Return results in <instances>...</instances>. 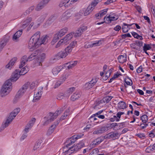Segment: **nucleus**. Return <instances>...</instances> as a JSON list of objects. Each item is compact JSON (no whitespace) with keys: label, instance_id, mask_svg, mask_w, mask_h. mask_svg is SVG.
Instances as JSON below:
<instances>
[{"label":"nucleus","instance_id":"c85d7f7f","mask_svg":"<svg viewBox=\"0 0 155 155\" xmlns=\"http://www.w3.org/2000/svg\"><path fill=\"white\" fill-rule=\"evenodd\" d=\"M103 140L101 138H98L94 140L91 144L94 147L96 145H97L100 143Z\"/></svg>","mask_w":155,"mask_h":155},{"label":"nucleus","instance_id":"5fc2aeb1","mask_svg":"<svg viewBox=\"0 0 155 155\" xmlns=\"http://www.w3.org/2000/svg\"><path fill=\"white\" fill-rule=\"evenodd\" d=\"M107 11V9H103L99 12L100 17L103 16L104 15L106 14Z\"/></svg>","mask_w":155,"mask_h":155},{"label":"nucleus","instance_id":"bb28decb","mask_svg":"<svg viewBox=\"0 0 155 155\" xmlns=\"http://www.w3.org/2000/svg\"><path fill=\"white\" fill-rule=\"evenodd\" d=\"M27 87V89L29 88L31 89H33L35 86V83L34 82H27L24 84Z\"/></svg>","mask_w":155,"mask_h":155},{"label":"nucleus","instance_id":"8fccbe9b","mask_svg":"<svg viewBox=\"0 0 155 155\" xmlns=\"http://www.w3.org/2000/svg\"><path fill=\"white\" fill-rule=\"evenodd\" d=\"M32 127L28 124H27L25 127V128L24 130L25 132L27 133L28 131L29 130H30Z\"/></svg>","mask_w":155,"mask_h":155},{"label":"nucleus","instance_id":"338daca9","mask_svg":"<svg viewBox=\"0 0 155 155\" xmlns=\"http://www.w3.org/2000/svg\"><path fill=\"white\" fill-rule=\"evenodd\" d=\"M27 137V133L24 132V134L20 138V140H23L25 139Z\"/></svg>","mask_w":155,"mask_h":155},{"label":"nucleus","instance_id":"13d9d810","mask_svg":"<svg viewBox=\"0 0 155 155\" xmlns=\"http://www.w3.org/2000/svg\"><path fill=\"white\" fill-rule=\"evenodd\" d=\"M20 111V109L18 108L14 109V110L12 112L15 115H17L19 112Z\"/></svg>","mask_w":155,"mask_h":155},{"label":"nucleus","instance_id":"f257e3e1","mask_svg":"<svg viewBox=\"0 0 155 155\" xmlns=\"http://www.w3.org/2000/svg\"><path fill=\"white\" fill-rule=\"evenodd\" d=\"M40 32L38 31L31 37L28 42V46L29 48L38 47L42 44H46L48 41V37L46 35L40 39Z\"/></svg>","mask_w":155,"mask_h":155},{"label":"nucleus","instance_id":"b1692460","mask_svg":"<svg viewBox=\"0 0 155 155\" xmlns=\"http://www.w3.org/2000/svg\"><path fill=\"white\" fill-rule=\"evenodd\" d=\"M63 153L62 155H70L73 152L71 151L70 148L68 149L66 147H64L63 149Z\"/></svg>","mask_w":155,"mask_h":155},{"label":"nucleus","instance_id":"20e7f679","mask_svg":"<svg viewBox=\"0 0 155 155\" xmlns=\"http://www.w3.org/2000/svg\"><path fill=\"white\" fill-rule=\"evenodd\" d=\"M65 108V106H64L60 110L56 111L54 113L50 112L44 118L48 119L51 122L56 119L57 116Z\"/></svg>","mask_w":155,"mask_h":155},{"label":"nucleus","instance_id":"4d7b16f0","mask_svg":"<svg viewBox=\"0 0 155 155\" xmlns=\"http://www.w3.org/2000/svg\"><path fill=\"white\" fill-rule=\"evenodd\" d=\"M77 42L76 41H75L73 42H72L69 45V46L72 48H74L77 45Z\"/></svg>","mask_w":155,"mask_h":155},{"label":"nucleus","instance_id":"423d86ee","mask_svg":"<svg viewBox=\"0 0 155 155\" xmlns=\"http://www.w3.org/2000/svg\"><path fill=\"white\" fill-rule=\"evenodd\" d=\"M98 79L96 77L93 78L91 81L86 83L84 85V87L86 89H89L93 87L97 83Z\"/></svg>","mask_w":155,"mask_h":155},{"label":"nucleus","instance_id":"79ce46f5","mask_svg":"<svg viewBox=\"0 0 155 155\" xmlns=\"http://www.w3.org/2000/svg\"><path fill=\"white\" fill-rule=\"evenodd\" d=\"M131 33L134 38L137 39H139L140 40H142L143 39L142 37L139 35L137 33L135 32H133Z\"/></svg>","mask_w":155,"mask_h":155},{"label":"nucleus","instance_id":"c756f323","mask_svg":"<svg viewBox=\"0 0 155 155\" xmlns=\"http://www.w3.org/2000/svg\"><path fill=\"white\" fill-rule=\"evenodd\" d=\"M57 55L61 58H65L68 54L64 50L63 51H61L58 53Z\"/></svg>","mask_w":155,"mask_h":155},{"label":"nucleus","instance_id":"3c124183","mask_svg":"<svg viewBox=\"0 0 155 155\" xmlns=\"http://www.w3.org/2000/svg\"><path fill=\"white\" fill-rule=\"evenodd\" d=\"M35 7L34 6H32L30 7L29 8H28L25 12V13L26 14L28 15L29 13L31 12L34 9Z\"/></svg>","mask_w":155,"mask_h":155},{"label":"nucleus","instance_id":"09e8293b","mask_svg":"<svg viewBox=\"0 0 155 155\" xmlns=\"http://www.w3.org/2000/svg\"><path fill=\"white\" fill-rule=\"evenodd\" d=\"M64 50L67 52V54H68L72 51V48L69 46L66 48Z\"/></svg>","mask_w":155,"mask_h":155},{"label":"nucleus","instance_id":"9b49d317","mask_svg":"<svg viewBox=\"0 0 155 155\" xmlns=\"http://www.w3.org/2000/svg\"><path fill=\"white\" fill-rule=\"evenodd\" d=\"M87 29V27L86 26H82L78 28L76 31L75 33H73L75 37H78L80 36L84 31Z\"/></svg>","mask_w":155,"mask_h":155},{"label":"nucleus","instance_id":"f8f14e48","mask_svg":"<svg viewBox=\"0 0 155 155\" xmlns=\"http://www.w3.org/2000/svg\"><path fill=\"white\" fill-rule=\"evenodd\" d=\"M93 9H92V7L91 6H89L87 8L85 9L84 11L81 10L80 12V15L81 16L83 14L84 16H87L89 15L91 13Z\"/></svg>","mask_w":155,"mask_h":155},{"label":"nucleus","instance_id":"cd10ccee","mask_svg":"<svg viewBox=\"0 0 155 155\" xmlns=\"http://www.w3.org/2000/svg\"><path fill=\"white\" fill-rule=\"evenodd\" d=\"M118 106L120 109H125L127 107L126 103L123 101H121L118 103Z\"/></svg>","mask_w":155,"mask_h":155},{"label":"nucleus","instance_id":"69168bd1","mask_svg":"<svg viewBox=\"0 0 155 155\" xmlns=\"http://www.w3.org/2000/svg\"><path fill=\"white\" fill-rule=\"evenodd\" d=\"M84 47L86 48H92V44L90 43V42L87 43L84 45Z\"/></svg>","mask_w":155,"mask_h":155},{"label":"nucleus","instance_id":"c9c22d12","mask_svg":"<svg viewBox=\"0 0 155 155\" xmlns=\"http://www.w3.org/2000/svg\"><path fill=\"white\" fill-rule=\"evenodd\" d=\"M45 6L43 4L40 2L37 5L35 8V9L37 11H40L44 8Z\"/></svg>","mask_w":155,"mask_h":155},{"label":"nucleus","instance_id":"f704fd0d","mask_svg":"<svg viewBox=\"0 0 155 155\" xmlns=\"http://www.w3.org/2000/svg\"><path fill=\"white\" fill-rule=\"evenodd\" d=\"M113 97L111 96L105 97L103 98L101 102L103 101L104 103H108Z\"/></svg>","mask_w":155,"mask_h":155},{"label":"nucleus","instance_id":"49530a36","mask_svg":"<svg viewBox=\"0 0 155 155\" xmlns=\"http://www.w3.org/2000/svg\"><path fill=\"white\" fill-rule=\"evenodd\" d=\"M46 16L45 14L41 15L38 18V21L40 22L43 21L45 19Z\"/></svg>","mask_w":155,"mask_h":155},{"label":"nucleus","instance_id":"6e6d98bb","mask_svg":"<svg viewBox=\"0 0 155 155\" xmlns=\"http://www.w3.org/2000/svg\"><path fill=\"white\" fill-rule=\"evenodd\" d=\"M36 119L35 118H32L31 120H30L28 124L30 125V126L32 127L33 124H34V123H35V121Z\"/></svg>","mask_w":155,"mask_h":155},{"label":"nucleus","instance_id":"052dcab7","mask_svg":"<svg viewBox=\"0 0 155 155\" xmlns=\"http://www.w3.org/2000/svg\"><path fill=\"white\" fill-rule=\"evenodd\" d=\"M76 138L75 136H73L71 138L68 140V141H71V143H74L76 140Z\"/></svg>","mask_w":155,"mask_h":155},{"label":"nucleus","instance_id":"72a5a7b5","mask_svg":"<svg viewBox=\"0 0 155 155\" xmlns=\"http://www.w3.org/2000/svg\"><path fill=\"white\" fill-rule=\"evenodd\" d=\"M28 71V68L26 66L24 67L21 70L19 71V73L21 75H24L26 74Z\"/></svg>","mask_w":155,"mask_h":155},{"label":"nucleus","instance_id":"e2e57ef3","mask_svg":"<svg viewBox=\"0 0 155 155\" xmlns=\"http://www.w3.org/2000/svg\"><path fill=\"white\" fill-rule=\"evenodd\" d=\"M44 119L45 121L43 123V126H46L51 122L50 120H49L48 119L46 118H44Z\"/></svg>","mask_w":155,"mask_h":155},{"label":"nucleus","instance_id":"680f3d73","mask_svg":"<svg viewBox=\"0 0 155 155\" xmlns=\"http://www.w3.org/2000/svg\"><path fill=\"white\" fill-rule=\"evenodd\" d=\"M62 40H60V41L58 42L57 45L55 46L56 48H58V47L61 46V45L64 44Z\"/></svg>","mask_w":155,"mask_h":155},{"label":"nucleus","instance_id":"1a4fd4ad","mask_svg":"<svg viewBox=\"0 0 155 155\" xmlns=\"http://www.w3.org/2000/svg\"><path fill=\"white\" fill-rule=\"evenodd\" d=\"M84 146V142L83 141H81L79 143L76 145H74L70 147L73 153L74 152H77L81 149Z\"/></svg>","mask_w":155,"mask_h":155},{"label":"nucleus","instance_id":"58836bf2","mask_svg":"<svg viewBox=\"0 0 155 155\" xmlns=\"http://www.w3.org/2000/svg\"><path fill=\"white\" fill-rule=\"evenodd\" d=\"M41 140H38V142L35 145L33 148V150H35L40 147L41 143Z\"/></svg>","mask_w":155,"mask_h":155},{"label":"nucleus","instance_id":"a18cd8bd","mask_svg":"<svg viewBox=\"0 0 155 155\" xmlns=\"http://www.w3.org/2000/svg\"><path fill=\"white\" fill-rule=\"evenodd\" d=\"M99 2V0H94V1L92 2L91 4L89 5V6H91V7H92V9H93L94 8V7Z\"/></svg>","mask_w":155,"mask_h":155},{"label":"nucleus","instance_id":"39448f33","mask_svg":"<svg viewBox=\"0 0 155 155\" xmlns=\"http://www.w3.org/2000/svg\"><path fill=\"white\" fill-rule=\"evenodd\" d=\"M68 29L65 27L61 29L58 32L54 35L51 43L54 44L59 39V37H61L64 35L68 31Z\"/></svg>","mask_w":155,"mask_h":155},{"label":"nucleus","instance_id":"4c0bfd02","mask_svg":"<svg viewBox=\"0 0 155 155\" xmlns=\"http://www.w3.org/2000/svg\"><path fill=\"white\" fill-rule=\"evenodd\" d=\"M140 119L143 123H146L148 120V116L146 115H143L140 117Z\"/></svg>","mask_w":155,"mask_h":155},{"label":"nucleus","instance_id":"7ed1b4c3","mask_svg":"<svg viewBox=\"0 0 155 155\" xmlns=\"http://www.w3.org/2000/svg\"><path fill=\"white\" fill-rule=\"evenodd\" d=\"M38 50H36L31 54L28 58L26 55L23 56L21 59V64L19 65V68H21L24 66L26 62L31 61L35 58L39 52Z\"/></svg>","mask_w":155,"mask_h":155},{"label":"nucleus","instance_id":"f03ea898","mask_svg":"<svg viewBox=\"0 0 155 155\" xmlns=\"http://www.w3.org/2000/svg\"><path fill=\"white\" fill-rule=\"evenodd\" d=\"M12 83L10 82V80H7L5 82L0 91L2 97H4L9 93L12 90Z\"/></svg>","mask_w":155,"mask_h":155},{"label":"nucleus","instance_id":"4468645a","mask_svg":"<svg viewBox=\"0 0 155 155\" xmlns=\"http://www.w3.org/2000/svg\"><path fill=\"white\" fill-rule=\"evenodd\" d=\"M59 122V121H57L56 123H55L54 124L51 125L50 127L48 129L47 133V135L48 136L50 135L54 132L55 128L57 126Z\"/></svg>","mask_w":155,"mask_h":155},{"label":"nucleus","instance_id":"f3484780","mask_svg":"<svg viewBox=\"0 0 155 155\" xmlns=\"http://www.w3.org/2000/svg\"><path fill=\"white\" fill-rule=\"evenodd\" d=\"M134 25V24L128 25L126 23H123V25L122 26V29L123 32L124 33L127 32L130 29V27Z\"/></svg>","mask_w":155,"mask_h":155},{"label":"nucleus","instance_id":"bf43d9fd","mask_svg":"<svg viewBox=\"0 0 155 155\" xmlns=\"http://www.w3.org/2000/svg\"><path fill=\"white\" fill-rule=\"evenodd\" d=\"M64 67L66 68V69H70L72 68L71 65L70 64V63H67L64 64Z\"/></svg>","mask_w":155,"mask_h":155},{"label":"nucleus","instance_id":"2f4dec72","mask_svg":"<svg viewBox=\"0 0 155 155\" xmlns=\"http://www.w3.org/2000/svg\"><path fill=\"white\" fill-rule=\"evenodd\" d=\"M118 60L120 63H123L126 61V56L125 57L124 55H120L118 58Z\"/></svg>","mask_w":155,"mask_h":155},{"label":"nucleus","instance_id":"9d476101","mask_svg":"<svg viewBox=\"0 0 155 155\" xmlns=\"http://www.w3.org/2000/svg\"><path fill=\"white\" fill-rule=\"evenodd\" d=\"M21 75L19 73V70H16L12 74L10 79L8 80H10V82L16 81Z\"/></svg>","mask_w":155,"mask_h":155},{"label":"nucleus","instance_id":"ea45409f","mask_svg":"<svg viewBox=\"0 0 155 155\" xmlns=\"http://www.w3.org/2000/svg\"><path fill=\"white\" fill-rule=\"evenodd\" d=\"M122 75L121 74L117 73V74H115L114 75L112 78H111L109 81V83H111L113 81H114L115 79L118 78L120 76Z\"/></svg>","mask_w":155,"mask_h":155},{"label":"nucleus","instance_id":"a878e982","mask_svg":"<svg viewBox=\"0 0 155 155\" xmlns=\"http://www.w3.org/2000/svg\"><path fill=\"white\" fill-rule=\"evenodd\" d=\"M61 69L60 67H54L52 70V73L54 75H57L61 71Z\"/></svg>","mask_w":155,"mask_h":155},{"label":"nucleus","instance_id":"37998d69","mask_svg":"<svg viewBox=\"0 0 155 155\" xmlns=\"http://www.w3.org/2000/svg\"><path fill=\"white\" fill-rule=\"evenodd\" d=\"M70 110L69 109L67 110L64 113V115H62L61 117V120H63L65 119L68 115V114L69 113Z\"/></svg>","mask_w":155,"mask_h":155},{"label":"nucleus","instance_id":"603ef678","mask_svg":"<svg viewBox=\"0 0 155 155\" xmlns=\"http://www.w3.org/2000/svg\"><path fill=\"white\" fill-rule=\"evenodd\" d=\"M46 57L45 54V53H42L39 55L38 59L40 60L41 61H42L44 60Z\"/></svg>","mask_w":155,"mask_h":155},{"label":"nucleus","instance_id":"6e6552de","mask_svg":"<svg viewBox=\"0 0 155 155\" xmlns=\"http://www.w3.org/2000/svg\"><path fill=\"white\" fill-rule=\"evenodd\" d=\"M27 89V87L24 84L18 92L15 98L17 99L20 98L24 95Z\"/></svg>","mask_w":155,"mask_h":155},{"label":"nucleus","instance_id":"4be33fe9","mask_svg":"<svg viewBox=\"0 0 155 155\" xmlns=\"http://www.w3.org/2000/svg\"><path fill=\"white\" fill-rule=\"evenodd\" d=\"M73 37V35L72 33H70L67 35L63 39H61L62 40L64 44H66Z\"/></svg>","mask_w":155,"mask_h":155},{"label":"nucleus","instance_id":"c03bdc74","mask_svg":"<svg viewBox=\"0 0 155 155\" xmlns=\"http://www.w3.org/2000/svg\"><path fill=\"white\" fill-rule=\"evenodd\" d=\"M155 150V143L153 144L152 146L148 147L146 149L147 152H149V150L153 151Z\"/></svg>","mask_w":155,"mask_h":155},{"label":"nucleus","instance_id":"5701e85b","mask_svg":"<svg viewBox=\"0 0 155 155\" xmlns=\"http://www.w3.org/2000/svg\"><path fill=\"white\" fill-rule=\"evenodd\" d=\"M119 134L117 133L111 132L107 135V137L108 139H115L117 137Z\"/></svg>","mask_w":155,"mask_h":155},{"label":"nucleus","instance_id":"0e129e2a","mask_svg":"<svg viewBox=\"0 0 155 155\" xmlns=\"http://www.w3.org/2000/svg\"><path fill=\"white\" fill-rule=\"evenodd\" d=\"M127 37H131V36L129 33L121 35V37L123 39H124Z\"/></svg>","mask_w":155,"mask_h":155},{"label":"nucleus","instance_id":"a211bd4d","mask_svg":"<svg viewBox=\"0 0 155 155\" xmlns=\"http://www.w3.org/2000/svg\"><path fill=\"white\" fill-rule=\"evenodd\" d=\"M32 20L31 17L28 18L24 21H23L21 24V27L23 28H25L28 26Z\"/></svg>","mask_w":155,"mask_h":155},{"label":"nucleus","instance_id":"a19ab883","mask_svg":"<svg viewBox=\"0 0 155 155\" xmlns=\"http://www.w3.org/2000/svg\"><path fill=\"white\" fill-rule=\"evenodd\" d=\"M91 44L92 47L99 46L102 44L101 41H94L93 43Z\"/></svg>","mask_w":155,"mask_h":155},{"label":"nucleus","instance_id":"473e14b6","mask_svg":"<svg viewBox=\"0 0 155 155\" xmlns=\"http://www.w3.org/2000/svg\"><path fill=\"white\" fill-rule=\"evenodd\" d=\"M65 97H67L65 93H60L57 96V98L58 100H61Z\"/></svg>","mask_w":155,"mask_h":155},{"label":"nucleus","instance_id":"aec40b11","mask_svg":"<svg viewBox=\"0 0 155 155\" xmlns=\"http://www.w3.org/2000/svg\"><path fill=\"white\" fill-rule=\"evenodd\" d=\"M81 96V93L79 91H76L73 94L71 97V100L74 101L78 99Z\"/></svg>","mask_w":155,"mask_h":155},{"label":"nucleus","instance_id":"412c9836","mask_svg":"<svg viewBox=\"0 0 155 155\" xmlns=\"http://www.w3.org/2000/svg\"><path fill=\"white\" fill-rule=\"evenodd\" d=\"M22 33V30L17 31L14 35L13 39L14 41H17L18 39L21 36Z\"/></svg>","mask_w":155,"mask_h":155},{"label":"nucleus","instance_id":"e433bc0d","mask_svg":"<svg viewBox=\"0 0 155 155\" xmlns=\"http://www.w3.org/2000/svg\"><path fill=\"white\" fill-rule=\"evenodd\" d=\"M94 114L92 115L90 117V119L91 120V121H93L95 123H99V120H98L97 117H96V115H94Z\"/></svg>","mask_w":155,"mask_h":155},{"label":"nucleus","instance_id":"864d4df0","mask_svg":"<svg viewBox=\"0 0 155 155\" xmlns=\"http://www.w3.org/2000/svg\"><path fill=\"white\" fill-rule=\"evenodd\" d=\"M16 116V115L11 112L8 118L12 121Z\"/></svg>","mask_w":155,"mask_h":155},{"label":"nucleus","instance_id":"6ab92c4d","mask_svg":"<svg viewBox=\"0 0 155 155\" xmlns=\"http://www.w3.org/2000/svg\"><path fill=\"white\" fill-rule=\"evenodd\" d=\"M12 121L7 118L6 121L5 122H3L0 128V131H2L5 128L8 127Z\"/></svg>","mask_w":155,"mask_h":155},{"label":"nucleus","instance_id":"de8ad7c7","mask_svg":"<svg viewBox=\"0 0 155 155\" xmlns=\"http://www.w3.org/2000/svg\"><path fill=\"white\" fill-rule=\"evenodd\" d=\"M151 48V47L149 44H145L143 47V50L147 51V50L150 49Z\"/></svg>","mask_w":155,"mask_h":155},{"label":"nucleus","instance_id":"ddd939ff","mask_svg":"<svg viewBox=\"0 0 155 155\" xmlns=\"http://www.w3.org/2000/svg\"><path fill=\"white\" fill-rule=\"evenodd\" d=\"M42 89V87H41L39 91L36 94H35L34 96L33 101L34 102H36L39 100L40 99L42 94V92L41 90Z\"/></svg>","mask_w":155,"mask_h":155},{"label":"nucleus","instance_id":"774afa93","mask_svg":"<svg viewBox=\"0 0 155 155\" xmlns=\"http://www.w3.org/2000/svg\"><path fill=\"white\" fill-rule=\"evenodd\" d=\"M135 43L136 45L139 47H141L143 45V42L142 41H136Z\"/></svg>","mask_w":155,"mask_h":155},{"label":"nucleus","instance_id":"7c9ffc66","mask_svg":"<svg viewBox=\"0 0 155 155\" xmlns=\"http://www.w3.org/2000/svg\"><path fill=\"white\" fill-rule=\"evenodd\" d=\"M75 87H73L69 88L68 90L67 91L65 92V93L67 97H69L70 95L74 91H75Z\"/></svg>","mask_w":155,"mask_h":155},{"label":"nucleus","instance_id":"0eeeda50","mask_svg":"<svg viewBox=\"0 0 155 155\" xmlns=\"http://www.w3.org/2000/svg\"><path fill=\"white\" fill-rule=\"evenodd\" d=\"M72 15L71 11L68 10L65 12L60 17V21L63 22L66 21Z\"/></svg>","mask_w":155,"mask_h":155},{"label":"nucleus","instance_id":"393cba45","mask_svg":"<svg viewBox=\"0 0 155 155\" xmlns=\"http://www.w3.org/2000/svg\"><path fill=\"white\" fill-rule=\"evenodd\" d=\"M8 39L6 37H3L1 41L0 47L3 48L8 42Z\"/></svg>","mask_w":155,"mask_h":155},{"label":"nucleus","instance_id":"2eb2a0df","mask_svg":"<svg viewBox=\"0 0 155 155\" xmlns=\"http://www.w3.org/2000/svg\"><path fill=\"white\" fill-rule=\"evenodd\" d=\"M108 130V127L107 126L101 127L99 130L93 132L94 134H100L104 133Z\"/></svg>","mask_w":155,"mask_h":155},{"label":"nucleus","instance_id":"dca6fc26","mask_svg":"<svg viewBox=\"0 0 155 155\" xmlns=\"http://www.w3.org/2000/svg\"><path fill=\"white\" fill-rule=\"evenodd\" d=\"M17 59V58H12L8 64L6 65V68L9 69H11L13 66L16 61Z\"/></svg>","mask_w":155,"mask_h":155}]
</instances>
